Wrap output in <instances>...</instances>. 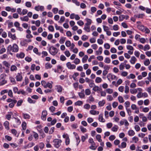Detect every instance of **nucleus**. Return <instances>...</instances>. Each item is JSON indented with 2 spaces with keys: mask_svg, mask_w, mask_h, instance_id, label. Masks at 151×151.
<instances>
[{
  "mask_svg": "<svg viewBox=\"0 0 151 151\" xmlns=\"http://www.w3.org/2000/svg\"><path fill=\"white\" fill-rule=\"evenodd\" d=\"M31 41H32V40L31 39L25 40H23L22 41V42L23 43L24 45L25 44H26L27 43H28L29 42H31Z\"/></svg>",
  "mask_w": 151,
  "mask_h": 151,
  "instance_id": "42",
  "label": "nucleus"
},
{
  "mask_svg": "<svg viewBox=\"0 0 151 151\" xmlns=\"http://www.w3.org/2000/svg\"><path fill=\"white\" fill-rule=\"evenodd\" d=\"M52 67V65L50 63H47L45 64V68L47 69L50 68Z\"/></svg>",
  "mask_w": 151,
  "mask_h": 151,
  "instance_id": "32",
  "label": "nucleus"
},
{
  "mask_svg": "<svg viewBox=\"0 0 151 151\" xmlns=\"http://www.w3.org/2000/svg\"><path fill=\"white\" fill-rule=\"evenodd\" d=\"M27 101L29 103L31 104H35L36 102L35 101L32 100L29 97L28 98Z\"/></svg>",
  "mask_w": 151,
  "mask_h": 151,
  "instance_id": "37",
  "label": "nucleus"
},
{
  "mask_svg": "<svg viewBox=\"0 0 151 151\" xmlns=\"http://www.w3.org/2000/svg\"><path fill=\"white\" fill-rule=\"evenodd\" d=\"M25 60L26 61L28 62H30L32 60L31 58L29 57H26L25 58Z\"/></svg>",
  "mask_w": 151,
  "mask_h": 151,
  "instance_id": "60",
  "label": "nucleus"
},
{
  "mask_svg": "<svg viewBox=\"0 0 151 151\" xmlns=\"http://www.w3.org/2000/svg\"><path fill=\"white\" fill-rule=\"evenodd\" d=\"M48 29L51 32H53L54 31V28L53 26L50 25L48 27Z\"/></svg>",
  "mask_w": 151,
  "mask_h": 151,
  "instance_id": "61",
  "label": "nucleus"
},
{
  "mask_svg": "<svg viewBox=\"0 0 151 151\" xmlns=\"http://www.w3.org/2000/svg\"><path fill=\"white\" fill-rule=\"evenodd\" d=\"M110 59L108 57L106 58L104 60V62L106 63H110Z\"/></svg>",
  "mask_w": 151,
  "mask_h": 151,
  "instance_id": "53",
  "label": "nucleus"
},
{
  "mask_svg": "<svg viewBox=\"0 0 151 151\" xmlns=\"http://www.w3.org/2000/svg\"><path fill=\"white\" fill-rule=\"evenodd\" d=\"M35 9L37 11L40 10L41 11H43L44 9V7L43 6H35Z\"/></svg>",
  "mask_w": 151,
  "mask_h": 151,
  "instance_id": "9",
  "label": "nucleus"
},
{
  "mask_svg": "<svg viewBox=\"0 0 151 151\" xmlns=\"http://www.w3.org/2000/svg\"><path fill=\"white\" fill-rule=\"evenodd\" d=\"M61 140L59 139H55L53 141L55 147L57 148L61 145Z\"/></svg>",
  "mask_w": 151,
  "mask_h": 151,
  "instance_id": "4",
  "label": "nucleus"
},
{
  "mask_svg": "<svg viewBox=\"0 0 151 151\" xmlns=\"http://www.w3.org/2000/svg\"><path fill=\"white\" fill-rule=\"evenodd\" d=\"M3 63L4 65L7 68H9L10 66V64L6 61H4Z\"/></svg>",
  "mask_w": 151,
  "mask_h": 151,
  "instance_id": "26",
  "label": "nucleus"
},
{
  "mask_svg": "<svg viewBox=\"0 0 151 151\" xmlns=\"http://www.w3.org/2000/svg\"><path fill=\"white\" fill-rule=\"evenodd\" d=\"M22 73H18L17 75L16 76V79L17 81H21L22 80Z\"/></svg>",
  "mask_w": 151,
  "mask_h": 151,
  "instance_id": "8",
  "label": "nucleus"
},
{
  "mask_svg": "<svg viewBox=\"0 0 151 151\" xmlns=\"http://www.w3.org/2000/svg\"><path fill=\"white\" fill-rule=\"evenodd\" d=\"M88 56L87 55H85L84 57L82 59V62L83 63H86L88 59Z\"/></svg>",
  "mask_w": 151,
  "mask_h": 151,
  "instance_id": "24",
  "label": "nucleus"
},
{
  "mask_svg": "<svg viewBox=\"0 0 151 151\" xmlns=\"http://www.w3.org/2000/svg\"><path fill=\"white\" fill-rule=\"evenodd\" d=\"M150 63V60L149 59H147L144 62V64L146 66L148 65Z\"/></svg>",
  "mask_w": 151,
  "mask_h": 151,
  "instance_id": "39",
  "label": "nucleus"
},
{
  "mask_svg": "<svg viewBox=\"0 0 151 151\" xmlns=\"http://www.w3.org/2000/svg\"><path fill=\"white\" fill-rule=\"evenodd\" d=\"M85 20L87 22L85 23V25L89 26L92 23V20L91 19L87 18H86Z\"/></svg>",
  "mask_w": 151,
  "mask_h": 151,
  "instance_id": "15",
  "label": "nucleus"
},
{
  "mask_svg": "<svg viewBox=\"0 0 151 151\" xmlns=\"http://www.w3.org/2000/svg\"><path fill=\"white\" fill-rule=\"evenodd\" d=\"M24 118L25 119H29L30 118V116L27 114H22Z\"/></svg>",
  "mask_w": 151,
  "mask_h": 151,
  "instance_id": "33",
  "label": "nucleus"
},
{
  "mask_svg": "<svg viewBox=\"0 0 151 151\" xmlns=\"http://www.w3.org/2000/svg\"><path fill=\"white\" fill-rule=\"evenodd\" d=\"M104 47L106 49H109L110 48V46L109 44L106 43L104 44Z\"/></svg>",
  "mask_w": 151,
  "mask_h": 151,
  "instance_id": "64",
  "label": "nucleus"
},
{
  "mask_svg": "<svg viewBox=\"0 0 151 151\" xmlns=\"http://www.w3.org/2000/svg\"><path fill=\"white\" fill-rule=\"evenodd\" d=\"M20 19L22 21H24L27 22L29 20V18L27 16H24L23 17H21Z\"/></svg>",
  "mask_w": 151,
  "mask_h": 151,
  "instance_id": "21",
  "label": "nucleus"
},
{
  "mask_svg": "<svg viewBox=\"0 0 151 151\" xmlns=\"http://www.w3.org/2000/svg\"><path fill=\"white\" fill-rule=\"evenodd\" d=\"M34 133L33 136L35 139L36 140L38 139L39 136L38 134L36 132H33Z\"/></svg>",
  "mask_w": 151,
  "mask_h": 151,
  "instance_id": "54",
  "label": "nucleus"
},
{
  "mask_svg": "<svg viewBox=\"0 0 151 151\" xmlns=\"http://www.w3.org/2000/svg\"><path fill=\"white\" fill-rule=\"evenodd\" d=\"M80 60L78 58H75L74 60L73 63L75 64L76 65H77L80 63Z\"/></svg>",
  "mask_w": 151,
  "mask_h": 151,
  "instance_id": "27",
  "label": "nucleus"
},
{
  "mask_svg": "<svg viewBox=\"0 0 151 151\" xmlns=\"http://www.w3.org/2000/svg\"><path fill=\"white\" fill-rule=\"evenodd\" d=\"M88 142L91 144V145H96L95 143L94 142L92 138H90L89 139Z\"/></svg>",
  "mask_w": 151,
  "mask_h": 151,
  "instance_id": "47",
  "label": "nucleus"
},
{
  "mask_svg": "<svg viewBox=\"0 0 151 151\" xmlns=\"http://www.w3.org/2000/svg\"><path fill=\"white\" fill-rule=\"evenodd\" d=\"M22 102H23V101L22 99L20 100H19L18 101V102L17 103V106H21Z\"/></svg>",
  "mask_w": 151,
  "mask_h": 151,
  "instance_id": "59",
  "label": "nucleus"
},
{
  "mask_svg": "<svg viewBox=\"0 0 151 151\" xmlns=\"http://www.w3.org/2000/svg\"><path fill=\"white\" fill-rule=\"evenodd\" d=\"M9 114H7L6 115V118L8 120H9L11 118V115L13 114V113L12 112H9Z\"/></svg>",
  "mask_w": 151,
  "mask_h": 151,
  "instance_id": "20",
  "label": "nucleus"
},
{
  "mask_svg": "<svg viewBox=\"0 0 151 151\" xmlns=\"http://www.w3.org/2000/svg\"><path fill=\"white\" fill-rule=\"evenodd\" d=\"M137 27L141 31L144 32V29H145V27L142 25H138L137 26Z\"/></svg>",
  "mask_w": 151,
  "mask_h": 151,
  "instance_id": "13",
  "label": "nucleus"
},
{
  "mask_svg": "<svg viewBox=\"0 0 151 151\" xmlns=\"http://www.w3.org/2000/svg\"><path fill=\"white\" fill-rule=\"evenodd\" d=\"M17 70V67L14 65H12L11 66L10 70L11 71H15Z\"/></svg>",
  "mask_w": 151,
  "mask_h": 151,
  "instance_id": "36",
  "label": "nucleus"
},
{
  "mask_svg": "<svg viewBox=\"0 0 151 151\" xmlns=\"http://www.w3.org/2000/svg\"><path fill=\"white\" fill-rule=\"evenodd\" d=\"M96 138L97 140L99 142H102V139H101V136L100 134H97L96 136Z\"/></svg>",
  "mask_w": 151,
  "mask_h": 151,
  "instance_id": "28",
  "label": "nucleus"
},
{
  "mask_svg": "<svg viewBox=\"0 0 151 151\" xmlns=\"http://www.w3.org/2000/svg\"><path fill=\"white\" fill-rule=\"evenodd\" d=\"M41 84L42 86L45 88H48L50 89L52 88V83H49V82H46L45 81H42L41 82Z\"/></svg>",
  "mask_w": 151,
  "mask_h": 151,
  "instance_id": "2",
  "label": "nucleus"
},
{
  "mask_svg": "<svg viewBox=\"0 0 151 151\" xmlns=\"http://www.w3.org/2000/svg\"><path fill=\"white\" fill-rule=\"evenodd\" d=\"M7 52H10L12 51L13 52H17L18 51L19 47L16 44H14L12 46L11 45H9L7 48Z\"/></svg>",
  "mask_w": 151,
  "mask_h": 151,
  "instance_id": "1",
  "label": "nucleus"
},
{
  "mask_svg": "<svg viewBox=\"0 0 151 151\" xmlns=\"http://www.w3.org/2000/svg\"><path fill=\"white\" fill-rule=\"evenodd\" d=\"M56 87H57V91L58 92H61L62 91V87L60 85H57Z\"/></svg>",
  "mask_w": 151,
  "mask_h": 151,
  "instance_id": "25",
  "label": "nucleus"
},
{
  "mask_svg": "<svg viewBox=\"0 0 151 151\" xmlns=\"http://www.w3.org/2000/svg\"><path fill=\"white\" fill-rule=\"evenodd\" d=\"M8 37L11 38L13 40H16L17 38L15 36V34L12 35L11 32H9L8 33Z\"/></svg>",
  "mask_w": 151,
  "mask_h": 151,
  "instance_id": "10",
  "label": "nucleus"
},
{
  "mask_svg": "<svg viewBox=\"0 0 151 151\" xmlns=\"http://www.w3.org/2000/svg\"><path fill=\"white\" fill-rule=\"evenodd\" d=\"M22 129L25 130L26 128V123L25 122H22Z\"/></svg>",
  "mask_w": 151,
  "mask_h": 151,
  "instance_id": "44",
  "label": "nucleus"
},
{
  "mask_svg": "<svg viewBox=\"0 0 151 151\" xmlns=\"http://www.w3.org/2000/svg\"><path fill=\"white\" fill-rule=\"evenodd\" d=\"M101 78L99 77H97L95 79L96 83H100L102 81Z\"/></svg>",
  "mask_w": 151,
  "mask_h": 151,
  "instance_id": "38",
  "label": "nucleus"
},
{
  "mask_svg": "<svg viewBox=\"0 0 151 151\" xmlns=\"http://www.w3.org/2000/svg\"><path fill=\"white\" fill-rule=\"evenodd\" d=\"M135 132L132 130H129L128 131V134L129 136H133L135 134Z\"/></svg>",
  "mask_w": 151,
  "mask_h": 151,
  "instance_id": "22",
  "label": "nucleus"
},
{
  "mask_svg": "<svg viewBox=\"0 0 151 151\" xmlns=\"http://www.w3.org/2000/svg\"><path fill=\"white\" fill-rule=\"evenodd\" d=\"M88 38V37L85 35H83L81 37L82 40L84 41H85L86 40H87Z\"/></svg>",
  "mask_w": 151,
  "mask_h": 151,
  "instance_id": "49",
  "label": "nucleus"
},
{
  "mask_svg": "<svg viewBox=\"0 0 151 151\" xmlns=\"http://www.w3.org/2000/svg\"><path fill=\"white\" fill-rule=\"evenodd\" d=\"M118 129V127L117 125H115L112 127L111 130L113 132H116L117 131Z\"/></svg>",
  "mask_w": 151,
  "mask_h": 151,
  "instance_id": "23",
  "label": "nucleus"
},
{
  "mask_svg": "<svg viewBox=\"0 0 151 151\" xmlns=\"http://www.w3.org/2000/svg\"><path fill=\"white\" fill-rule=\"evenodd\" d=\"M42 58H44L45 56H47L48 55V53L46 51H43L42 53Z\"/></svg>",
  "mask_w": 151,
  "mask_h": 151,
  "instance_id": "55",
  "label": "nucleus"
},
{
  "mask_svg": "<svg viewBox=\"0 0 151 151\" xmlns=\"http://www.w3.org/2000/svg\"><path fill=\"white\" fill-rule=\"evenodd\" d=\"M150 48V46L148 45H145L144 48V50L146 51L147 50H149Z\"/></svg>",
  "mask_w": 151,
  "mask_h": 151,
  "instance_id": "51",
  "label": "nucleus"
},
{
  "mask_svg": "<svg viewBox=\"0 0 151 151\" xmlns=\"http://www.w3.org/2000/svg\"><path fill=\"white\" fill-rule=\"evenodd\" d=\"M49 52L52 55H54L58 52V50L53 46H51L49 49Z\"/></svg>",
  "mask_w": 151,
  "mask_h": 151,
  "instance_id": "3",
  "label": "nucleus"
},
{
  "mask_svg": "<svg viewBox=\"0 0 151 151\" xmlns=\"http://www.w3.org/2000/svg\"><path fill=\"white\" fill-rule=\"evenodd\" d=\"M65 45L67 47H70L71 45V42L69 40L65 42Z\"/></svg>",
  "mask_w": 151,
  "mask_h": 151,
  "instance_id": "46",
  "label": "nucleus"
},
{
  "mask_svg": "<svg viewBox=\"0 0 151 151\" xmlns=\"http://www.w3.org/2000/svg\"><path fill=\"white\" fill-rule=\"evenodd\" d=\"M17 102V100H14V101H13V102H11L9 104V107L11 108H12L14 106L15 104Z\"/></svg>",
  "mask_w": 151,
  "mask_h": 151,
  "instance_id": "19",
  "label": "nucleus"
},
{
  "mask_svg": "<svg viewBox=\"0 0 151 151\" xmlns=\"http://www.w3.org/2000/svg\"><path fill=\"white\" fill-rule=\"evenodd\" d=\"M103 27L104 31L105 32L108 31L109 29V28L108 27L105 25H103Z\"/></svg>",
  "mask_w": 151,
  "mask_h": 151,
  "instance_id": "58",
  "label": "nucleus"
},
{
  "mask_svg": "<svg viewBox=\"0 0 151 151\" xmlns=\"http://www.w3.org/2000/svg\"><path fill=\"white\" fill-rule=\"evenodd\" d=\"M16 56L17 58H23L25 56V54L23 52H21L19 54H17L16 55Z\"/></svg>",
  "mask_w": 151,
  "mask_h": 151,
  "instance_id": "11",
  "label": "nucleus"
},
{
  "mask_svg": "<svg viewBox=\"0 0 151 151\" xmlns=\"http://www.w3.org/2000/svg\"><path fill=\"white\" fill-rule=\"evenodd\" d=\"M89 85L90 87L92 88L93 87L95 86V85L93 83V81L92 80L89 83Z\"/></svg>",
  "mask_w": 151,
  "mask_h": 151,
  "instance_id": "43",
  "label": "nucleus"
},
{
  "mask_svg": "<svg viewBox=\"0 0 151 151\" xmlns=\"http://www.w3.org/2000/svg\"><path fill=\"white\" fill-rule=\"evenodd\" d=\"M83 104V102L82 101H78L75 103V105L76 106H81Z\"/></svg>",
  "mask_w": 151,
  "mask_h": 151,
  "instance_id": "34",
  "label": "nucleus"
},
{
  "mask_svg": "<svg viewBox=\"0 0 151 151\" xmlns=\"http://www.w3.org/2000/svg\"><path fill=\"white\" fill-rule=\"evenodd\" d=\"M118 100L119 101V102L120 103H122L124 102L123 99L122 97V96H119L118 97Z\"/></svg>",
  "mask_w": 151,
  "mask_h": 151,
  "instance_id": "40",
  "label": "nucleus"
},
{
  "mask_svg": "<svg viewBox=\"0 0 151 151\" xmlns=\"http://www.w3.org/2000/svg\"><path fill=\"white\" fill-rule=\"evenodd\" d=\"M137 60V59L134 56H132L131 58V59L130 60V62L132 64H134L135 63L136 61Z\"/></svg>",
  "mask_w": 151,
  "mask_h": 151,
  "instance_id": "16",
  "label": "nucleus"
},
{
  "mask_svg": "<svg viewBox=\"0 0 151 151\" xmlns=\"http://www.w3.org/2000/svg\"><path fill=\"white\" fill-rule=\"evenodd\" d=\"M99 120L100 122H105V120L103 118V114H100L99 115Z\"/></svg>",
  "mask_w": 151,
  "mask_h": 151,
  "instance_id": "14",
  "label": "nucleus"
},
{
  "mask_svg": "<svg viewBox=\"0 0 151 151\" xmlns=\"http://www.w3.org/2000/svg\"><path fill=\"white\" fill-rule=\"evenodd\" d=\"M66 39L65 37H62L60 40L59 42L61 44L64 43Z\"/></svg>",
  "mask_w": 151,
  "mask_h": 151,
  "instance_id": "31",
  "label": "nucleus"
},
{
  "mask_svg": "<svg viewBox=\"0 0 151 151\" xmlns=\"http://www.w3.org/2000/svg\"><path fill=\"white\" fill-rule=\"evenodd\" d=\"M105 103V102L104 100H102V101H100L99 102V105L100 106H104Z\"/></svg>",
  "mask_w": 151,
  "mask_h": 151,
  "instance_id": "30",
  "label": "nucleus"
},
{
  "mask_svg": "<svg viewBox=\"0 0 151 151\" xmlns=\"http://www.w3.org/2000/svg\"><path fill=\"white\" fill-rule=\"evenodd\" d=\"M49 109L50 111L51 112H53L54 111H55V108L54 106H51L50 107H49Z\"/></svg>",
  "mask_w": 151,
  "mask_h": 151,
  "instance_id": "56",
  "label": "nucleus"
},
{
  "mask_svg": "<svg viewBox=\"0 0 151 151\" xmlns=\"http://www.w3.org/2000/svg\"><path fill=\"white\" fill-rule=\"evenodd\" d=\"M145 16L144 14H135L134 15V17L138 18H142Z\"/></svg>",
  "mask_w": 151,
  "mask_h": 151,
  "instance_id": "17",
  "label": "nucleus"
},
{
  "mask_svg": "<svg viewBox=\"0 0 151 151\" xmlns=\"http://www.w3.org/2000/svg\"><path fill=\"white\" fill-rule=\"evenodd\" d=\"M10 80L11 82L12 83H13V84H15L16 83V81L14 79V78H12V77H10Z\"/></svg>",
  "mask_w": 151,
  "mask_h": 151,
  "instance_id": "57",
  "label": "nucleus"
},
{
  "mask_svg": "<svg viewBox=\"0 0 151 151\" xmlns=\"http://www.w3.org/2000/svg\"><path fill=\"white\" fill-rule=\"evenodd\" d=\"M55 127H52L49 132V134H52L54 132L55 130Z\"/></svg>",
  "mask_w": 151,
  "mask_h": 151,
  "instance_id": "50",
  "label": "nucleus"
},
{
  "mask_svg": "<svg viewBox=\"0 0 151 151\" xmlns=\"http://www.w3.org/2000/svg\"><path fill=\"white\" fill-rule=\"evenodd\" d=\"M108 79L110 81H111L110 80V78H111L112 80H117L118 78V77H117L116 76L113 75L111 73L109 74L107 76V77Z\"/></svg>",
  "mask_w": 151,
  "mask_h": 151,
  "instance_id": "5",
  "label": "nucleus"
},
{
  "mask_svg": "<svg viewBox=\"0 0 151 151\" xmlns=\"http://www.w3.org/2000/svg\"><path fill=\"white\" fill-rule=\"evenodd\" d=\"M85 92L86 94L87 95H89L91 93V91L89 89H86Z\"/></svg>",
  "mask_w": 151,
  "mask_h": 151,
  "instance_id": "52",
  "label": "nucleus"
},
{
  "mask_svg": "<svg viewBox=\"0 0 151 151\" xmlns=\"http://www.w3.org/2000/svg\"><path fill=\"white\" fill-rule=\"evenodd\" d=\"M9 122L7 121H5L4 124V126L5 127V128L7 130H9Z\"/></svg>",
  "mask_w": 151,
  "mask_h": 151,
  "instance_id": "18",
  "label": "nucleus"
},
{
  "mask_svg": "<svg viewBox=\"0 0 151 151\" xmlns=\"http://www.w3.org/2000/svg\"><path fill=\"white\" fill-rule=\"evenodd\" d=\"M90 26L85 25L84 29L87 32H90Z\"/></svg>",
  "mask_w": 151,
  "mask_h": 151,
  "instance_id": "29",
  "label": "nucleus"
},
{
  "mask_svg": "<svg viewBox=\"0 0 151 151\" xmlns=\"http://www.w3.org/2000/svg\"><path fill=\"white\" fill-rule=\"evenodd\" d=\"M132 140L135 143H137L139 141V139L137 137L134 136L132 138Z\"/></svg>",
  "mask_w": 151,
  "mask_h": 151,
  "instance_id": "35",
  "label": "nucleus"
},
{
  "mask_svg": "<svg viewBox=\"0 0 151 151\" xmlns=\"http://www.w3.org/2000/svg\"><path fill=\"white\" fill-rule=\"evenodd\" d=\"M66 66L69 69H74L76 67V65L74 64H71L70 62H68L66 63Z\"/></svg>",
  "mask_w": 151,
  "mask_h": 151,
  "instance_id": "7",
  "label": "nucleus"
},
{
  "mask_svg": "<svg viewBox=\"0 0 151 151\" xmlns=\"http://www.w3.org/2000/svg\"><path fill=\"white\" fill-rule=\"evenodd\" d=\"M78 95L81 98H83L85 96V95L83 93L81 92L78 93Z\"/></svg>",
  "mask_w": 151,
  "mask_h": 151,
  "instance_id": "62",
  "label": "nucleus"
},
{
  "mask_svg": "<svg viewBox=\"0 0 151 151\" xmlns=\"http://www.w3.org/2000/svg\"><path fill=\"white\" fill-rule=\"evenodd\" d=\"M25 93L26 92L25 91L23 90H20L19 91H18V92H17V93L18 94H20V93H21L23 95H25Z\"/></svg>",
  "mask_w": 151,
  "mask_h": 151,
  "instance_id": "48",
  "label": "nucleus"
},
{
  "mask_svg": "<svg viewBox=\"0 0 151 151\" xmlns=\"http://www.w3.org/2000/svg\"><path fill=\"white\" fill-rule=\"evenodd\" d=\"M92 90L95 92L101 91L102 90L101 88H100L98 86H95L93 88Z\"/></svg>",
  "mask_w": 151,
  "mask_h": 151,
  "instance_id": "12",
  "label": "nucleus"
},
{
  "mask_svg": "<svg viewBox=\"0 0 151 151\" xmlns=\"http://www.w3.org/2000/svg\"><path fill=\"white\" fill-rule=\"evenodd\" d=\"M80 128L81 129V131L83 133H85L87 131L86 129L84 128L82 126H81Z\"/></svg>",
  "mask_w": 151,
  "mask_h": 151,
  "instance_id": "63",
  "label": "nucleus"
},
{
  "mask_svg": "<svg viewBox=\"0 0 151 151\" xmlns=\"http://www.w3.org/2000/svg\"><path fill=\"white\" fill-rule=\"evenodd\" d=\"M47 114V111L45 110H43L42 112L41 119L44 121H45L46 120V116Z\"/></svg>",
  "mask_w": 151,
  "mask_h": 151,
  "instance_id": "6",
  "label": "nucleus"
},
{
  "mask_svg": "<svg viewBox=\"0 0 151 151\" xmlns=\"http://www.w3.org/2000/svg\"><path fill=\"white\" fill-rule=\"evenodd\" d=\"M14 119H16V122L17 124V125H20L21 123L20 120L18 118H14Z\"/></svg>",
  "mask_w": 151,
  "mask_h": 151,
  "instance_id": "41",
  "label": "nucleus"
},
{
  "mask_svg": "<svg viewBox=\"0 0 151 151\" xmlns=\"http://www.w3.org/2000/svg\"><path fill=\"white\" fill-rule=\"evenodd\" d=\"M25 6L27 7H30L32 6L31 3L29 1H27L25 3Z\"/></svg>",
  "mask_w": 151,
  "mask_h": 151,
  "instance_id": "45",
  "label": "nucleus"
}]
</instances>
